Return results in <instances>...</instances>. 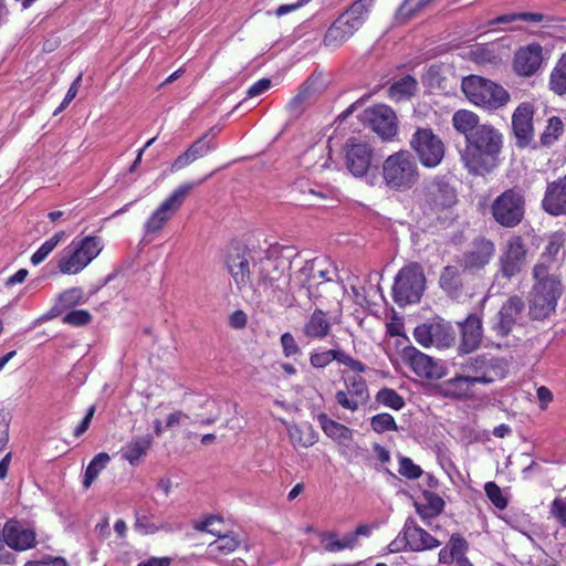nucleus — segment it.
<instances>
[{
    "mask_svg": "<svg viewBox=\"0 0 566 566\" xmlns=\"http://www.w3.org/2000/svg\"><path fill=\"white\" fill-rule=\"evenodd\" d=\"M503 135L491 124H483L461 151V161L472 176H485L500 164Z\"/></svg>",
    "mask_w": 566,
    "mask_h": 566,
    "instance_id": "1",
    "label": "nucleus"
},
{
    "mask_svg": "<svg viewBox=\"0 0 566 566\" xmlns=\"http://www.w3.org/2000/svg\"><path fill=\"white\" fill-rule=\"evenodd\" d=\"M457 202V190L444 175L424 178L416 192L417 207L429 224L444 223L443 213Z\"/></svg>",
    "mask_w": 566,
    "mask_h": 566,
    "instance_id": "2",
    "label": "nucleus"
},
{
    "mask_svg": "<svg viewBox=\"0 0 566 566\" xmlns=\"http://www.w3.org/2000/svg\"><path fill=\"white\" fill-rule=\"evenodd\" d=\"M381 182L386 190L405 193L413 189L420 180L416 157L409 150H398L381 164Z\"/></svg>",
    "mask_w": 566,
    "mask_h": 566,
    "instance_id": "3",
    "label": "nucleus"
},
{
    "mask_svg": "<svg viewBox=\"0 0 566 566\" xmlns=\"http://www.w3.org/2000/svg\"><path fill=\"white\" fill-rule=\"evenodd\" d=\"M426 275L418 262H410L402 266L395 276L391 296L394 302L403 307L420 302L426 290Z\"/></svg>",
    "mask_w": 566,
    "mask_h": 566,
    "instance_id": "4",
    "label": "nucleus"
},
{
    "mask_svg": "<svg viewBox=\"0 0 566 566\" xmlns=\"http://www.w3.org/2000/svg\"><path fill=\"white\" fill-rule=\"evenodd\" d=\"M461 88L471 103L489 111L499 109L510 101L503 86L479 75L463 77Z\"/></svg>",
    "mask_w": 566,
    "mask_h": 566,
    "instance_id": "5",
    "label": "nucleus"
},
{
    "mask_svg": "<svg viewBox=\"0 0 566 566\" xmlns=\"http://www.w3.org/2000/svg\"><path fill=\"white\" fill-rule=\"evenodd\" d=\"M99 237L87 235L80 240L74 239L61 252L57 268L62 274H76L86 268L102 251Z\"/></svg>",
    "mask_w": 566,
    "mask_h": 566,
    "instance_id": "6",
    "label": "nucleus"
},
{
    "mask_svg": "<svg viewBox=\"0 0 566 566\" xmlns=\"http://www.w3.org/2000/svg\"><path fill=\"white\" fill-rule=\"evenodd\" d=\"M491 214L503 228H515L525 216V198L518 188H511L499 195L491 205Z\"/></svg>",
    "mask_w": 566,
    "mask_h": 566,
    "instance_id": "7",
    "label": "nucleus"
},
{
    "mask_svg": "<svg viewBox=\"0 0 566 566\" xmlns=\"http://www.w3.org/2000/svg\"><path fill=\"white\" fill-rule=\"evenodd\" d=\"M560 280H548L543 283H534L528 296V316L533 321L548 318L557 305L562 295Z\"/></svg>",
    "mask_w": 566,
    "mask_h": 566,
    "instance_id": "8",
    "label": "nucleus"
},
{
    "mask_svg": "<svg viewBox=\"0 0 566 566\" xmlns=\"http://www.w3.org/2000/svg\"><path fill=\"white\" fill-rule=\"evenodd\" d=\"M528 248L522 235H512L497 260L495 280L511 281L518 276L527 264Z\"/></svg>",
    "mask_w": 566,
    "mask_h": 566,
    "instance_id": "9",
    "label": "nucleus"
},
{
    "mask_svg": "<svg viewBox=\"0 0 566 566\" xmlns=\"http://www.w3.org/2000/svg\"><path fill=\"white\" fill-rule=\"evenodd\" d=\"M409 144L424 168H436L444 158V144L431 128H417Z\"/></svg>",
    "mask_w": 566,
    "mask_h": 566,
    "instance_id": "10",
    "label": "nucleus"
},
{
    "mask_svg": "<svg viewBox=\"0 0 566 566\" xmlns=\"http://www.w3.org/2000/svg\"><path fill=\"white\" fill-rule=\"evenodd\" d=\"M473 386L475 384L489 385L496 379H503L507 374L505 359L488 355L471 357L463 365Z\"/></svg>",
    "mask_w": 566,
    "mask_h": 566,
    "instance_id": "11",
    "label": "nucleus"
},
{
    "mask_svg": "<svg viewBox=\"0 0 566 566\" xmlns=\"http://www.w3.org/2000/svg\"><path fill=\"white\" fill-rule=\"evenodd\" d=\"M495 252L494 241L484 235H478L462 252L459 265L469 274H479L491 263Z\"/></svg>",
    "mask_w": 566,
    "mask_h": 566,
    "instance_id": "12",
    "label": "nucleus"
},
{
    "mask_svg": "<svg viewBox=\"0 0 566 566\" xmlns=\"http://www.w3.org/2000/svg\"><path fill=\"white\" fill-rule=\"evenodd\" d=\"M292 262L284 256H264L259 262H253L256 269V283L264 287L284 290L290 283V276L286 271L290 270Z\"/></svg>",
    "mask_w": 566,
    "mask_h": 566,
    "instance_id": "13",
    "label": "nucleus"
},
{
    "mask_svg": "<svg viewBox=\"0 0 566 566\" xmlns=\"http://www.w3.org/2000/svg\"><path fill=\"white\" fill-rule=\"evenodd\" d=\"M195 186L193 182H186L178 186L147 219L144 226L145 232L149 234L161 230L164 224L181 207Z\"/></svg>",
    "mask_w": 566,
    "mask_h": 566,
    "instance_id": "14",
    "label": "nucleus"
},
{
    "mask_svg": "<svg viewBox=\"0 0 566 566\" xmlns=\"http://www.w3.org/2000/svg\"><path fill=\"white\" fill-rule=\"evenodd\" d=\"M361 120L366 123L382 140H390L397 134V117L387 105L379 104L369 107L361 114Z\"/></svg>",
    "mask_w": 566,
    "mask_h": 566,
    "instance_id": "15",
    "label": "nucleus"
},
{
    "mask_svg": "<svg viewBox=\"0 0 566 566\" xmlns=\"http://www.w3.org/2000/svg\"><path fill=\"white\" fill-rule=\"evenodd\" d=\"M345 166L356 178L367 177L374 156L373 147L363 142L350 138L344 146Z\"/></svg>",
    "mask_w": 566,
    "mask_h": 566,
    "instance_id": "16",
    "label": "nucleus"
},
{
    "mask_svg": "<svg viewBox=\"0 0 566 566\" xmlns=\"http://www.w3.org/2000/svg\"><path fill=\"white\" fill-rule=\"evenodd\" d=\"M525 310V303L518 295L510 296L494 316L491 329L497 337H507Z\"/></svg>",
    "mask_w": 566,
    "mask_h": 566,
    "instance_id": "17",
    "label": "nucleus"
},
{
    "mask_svg": "<svg viewBox=\"0 0 566 566\" xmlns=\"http://www.w3.org/2000/svg\"><path fill=\"white\" fill-rule=\"evenodd\" d=\"M534 106L531 103H521L512 115V133L515 146L520 149L532 148L534 138Z\"/></svg>",
    "mask_w": 566,
    "mask_h": 566,
    "instance_id": "18",
    "label": "nucleus"
},
{
    "mask_svg": "<svg viewBox=\"0 0 566 566\" xmlns=\"http://www.w3.org/2000/svg\"><path fill=\"white\" fill-rule=\"evenodd\" d=\"M345 390H338L335 394L336 402L344 409L356 411L369 399V391L366 380L359 376H348L344 378Z\"/></svg>",
    "mask_w": 566,
    "mask_h": 566,
    "instance_id": "19",
    "label": "nucleus"
},
{
    "mask_svg": "<svg viewBox=\"0 0 566 566\" xmlns=\"http://www.w3.org/2000/svg\"><path fill=\"white\" fill-rule=\"evenodd\" d=\"M227 266L239 290L256 282V269L250 266V251L235 248L228 254Z\"/></svg>",
    "mask_w": 566,
    "mask_h": 566,
    "instance_id": "20",
    "label": "nucleus"
},
{
    "mask_svg": "<svg viewBox=\"0 0 566 566\" xmlns=\"http://www.w3.org/2000/svg\"><path fill=\"white\" fill-rule=\"evenodd\" d=\"M328 86V81L322 72H314L300 87L298 93L289 102L287 108L292 114L300 115L306 105L322 94Z\"/></svg>",
    "mask_w": 566,
    "mask_h": 566,
    "instance_id": "21",
    "label": "nucleus"
},
{
    "mask_svg": "<svg viewBox=\"0 0 566 566\" xmlns=\"http://www.w3.org/2000/svg\"><path fill=\"white\" fill-rule=\"evenodd\" d=\"M6 546L17 552H24L35 547L36 534L33 528L18 520H9L4 523Z\"/></svg>",
    "mask_w": 566,
    "mask_h": 566,
    "instance_id": "22",
    "label": "nucleus"
},
{
    "mask_svg": "<svg viewBox=\"0 0 566 566\" xmlns=\"http://www.w3.org/2000/svg\"><path fill=\"white\" fill-rule=\"evenodd\" d=\"M371 527L367 524H360L354 532L346 533L342 538L336 532H322L319 534L323 549L327 553H337L345 549H353L358 544L359 536H369Z\"/></svg>",
    "mask_w": 566,
    "mask_h": 566,
    "instance_id": "23",
    "label": "nucleus"
},
{
    "mask_svg": "<svg viewBox=\"0 0 566 566\" xmlns=\"http://www.w3.org/2000/svg\"><path fill=\"white\" fill-rule=\"evenodd\" d=\"M541 205L542 209L552 217L566 216V174L547 182Z\"/></svg>",
    "mask_w": 566,
    "mask_h": 566,
    "instance_id": "24",
    "label": "nucleus"
},
{
    "mask_svg": "<svg viewBox=\"0 0 566 566\" xmlns=\"http://www.w3.org/2000/svg\"><path fill=\"white\" fill-rule=\"evenodd\" d=\"M304 294L312 304L328 307L333 303L339 304L344 286L333 280H324L308 286Z\"/></svg>",
    "mask_w": 566,
    "mask_h": 566,
    "instance_id": "25",
    "label": "nucleus"
},
{
    "mask_svg": "<svg viewBox=\"0 0 566 566\" xmlns=\"http://www.w3.org/2000/svg\"><path fill=\"white\" fill-rule=\"evenodd\" d=\"M402 358L419 377L439 379L442 376L441 368L433 358L421 353L413 346L403 348Z\"/></svg>",
    "mask_w": 566,
    "mask_h": 566,
    "instance_id": "26",
    "label": "nucleus"
},
{
    "mask_svg": "<svg viewBox=\"0 0 566 566\" xmlns=\"http://www.w3.org/2000/svg\"><path fill=\"white\" fill-rule=\"evenodd\" d=\"M333 360L342 364L357 374L365 373L367 366L360 360L353 358L349 354L345 353L340 347L331 348L321 353H312L310 356V364L313 368L322 369L328 366Z\"/></svg>",
    "mask_w": 566,
    "mask_h": 566,
    "instance_id": "27",
    "label": "nucleus"
},
{
    "mask_svg": "<svg viewBox=\"0 0 566 566\" xmlns=\"http://www.w3.org/2000/svg\"><path fill=\"white\" fill-rule=\"evenodd\" d=\"M542 62V45L534 42L516 51L513 66L518 75L532 76L538 71Z\"/></svg>",
    "mask_w": 566,
    "mask_h": 566,
    "instance_id": "28",
    "label": "nucleus"
},
{
    "mask_svg": "<svg viewBox=\"0 0 566 566\" xmlns=\"http://www.w3.org/2000/svg\"><path fill=\"white\" fill-rule=\"evenodd\" d=\"M459 325L461 332L459 352L462 354H470L474 352L481 344L482 319L475 314H470Z\"/></svg>",
    "mask_w": 566,
    "mask_h": 566,
    "instance_id": "29",
    "label": "nucleus"
},
{
    "mask_svg": "<svg viewBox=\"0 0 566 566\" xmlns=\"http://www.w3.org/2000/svg\"><path fill=\"white\" fill-rule=\"evenodd\" d=\"M405 535H407V543H409V551L411 552L433 549L441 545L439 539L417 525L412 518H408L405 523Z\"/></svg>",
    "mask_w": 566,
    "mask_h": 566,
    "instance_id": "30",
    "label": "nucleus"
},
{
    "mask_svg": "<svg viewBox=\"0 0 566 566\" xmlns=\"http://www.w3.org/2000/svg\"><path fill=\"white\" fill-rule=\"evenodd\" d=\"M462 268L447 265L442 269L439 277V286L452 300H460L464 295Z\"/></svg>",
    "mask_w": 566,
    "mask_h": 566,
    "instance_id": "31",
    "label": "nucleus"
},
{
    "mask_svg": "<svg viewBox=\"0 0 566 566\" xmlns=\"http://www.w3.org/2000/svg\"><path fill=\"white\" fill-rule=\"evenodd\" d=\"M473 384L467 375H455L441 381L437 386L440 396L450 399L463 400L471 395Z\"/></svg>",
    "mask_w": 566,
    "mask_h": 566,
    "instance_id": "32",
    "label": "nucleus"
},
{
    "mask_svg": "<svg viewBox=\"0 0 566 566\" xmlns=\"http://www.w3.org/2000/svg\"><path fill=\"white\" fill-rule=\"evenodd\" d=\"M154 442V438L150 433L145 436H136L130 439L122 449V459L128 461L133 467L140 463L142 459L147 454Z\"/></svg>",
    "mask_w": 566,
    "mask_h": 566,
    "instance_id": "33",
    "label": "nucleus"
},
{
    "mask_svg": "<svg viewBox=\"0 0 566 566\" xmlns=\"http://www.w3.org/2000/svg\"><path fill=\"white\" fill-rule=\"evenodd\" d=\"M358 29L352 24L349 20H345L339 15L327 29L324 35V44L326 46L337 48L350 38Z\"/></svg>",
    "mask_w": 566,
    "mask_h": 566,
    "instance_id": "34",
    "label": "nucleus"
},
{
    "mask_svg": "<svg viewBox=\"0 0 566 566\" xmlns=\"http://www.w3.org/2000/svg\"><path fill=\"white\" fill-rule=\"evenodd\" d=\"M327 313L321 307L314 310L303 326V334L310 339H324L331 333Z\"/></svg>",
    "mask_w": 566,
    "mask_h": 566,
    "instance_id": "35",
    "label": "nucleus"
},
{
    "mask_svg": "<svg viewBox=\"0 0 566 566\" xmlns=\"http://www.w3.org/2000/svg\"><path fill=\"white\" fill-rule=\"evenodd\" d=\"M134 516V530L140 535H153L161 530H166V524L156 521L155 512L150 507H136Z\"/></svg>",
    "mask_w": 566,
    "mask_h": 566,
    "instance_id": "36",
    "label": "nucleus"
},
{
    "mask_svg": "<svg viewBox=\"0 0 566 566\" xmlns=\"http://www.w3.org/2000/svg\"><path fill=\"white\" fill-rule=\"evenodd\" d=\"M452 125L454 129L464 136L465 143L482 128L480 117L468 109H459L452 116Z\"/></svg>",
    "mask_w": 566,
    "mask_h": 566,
    "instance_id": "37",
    "label": "nucleus"
},
{
    "mask_svg": "<svg viewBox=\"0 0 566 566\" xmlns=\"http://www.w3.org/2000/svg\"><path fill=\"white\" fill-rule=\"evenodd\" d=\"M317 420L324 433L338 444H347L353 441L354 431L347 426L331 419L326 413H319Z\"/></svg>",
    "mask_w": 566,
    "mask_h": 566,
    "instance_id": "38",
    "label": "nucleus"
},
{
    "mask_svg": "<svg viewBox=\"0 0 566 566\" xmlns=\"http://www.w3.org/2000/svg\"><path fill=\"white\" fill-rule=\"evenodd\" d=\"M291 196L296 205L303 207H318L326 195L312 188L307 182L300 181L292 186Z\"/></svg>",
    "mask_w": 566,
    "mask_h": 566,
    "instance_id": "39",
    "label": "nucleus"
},
{
    "mask_svg": "<svg viewBox=\"0 0 566 566\" xmlns=\"http://www.w3.org/2000/svg\"><path fill=\"white\" fill-rule=\"evenodd\" d=\"M564 130V123L558 116L549 117L544 132L539 136V142L534 143L532 149L537 150L543 147H552L562 137Z\"/></svg>",
    "mask_w": 566,
    "mask_h": 566,
    "instance_id": "40",
    "label": "nucleus"
},
{
    "mask_svg": "<svg viewBox=\"0 0 566 566\" xmlns=\"http://www.w3.org/2000/svg\"><path fill=\"white\" fill-rule=\"evenodd\" d=\"M289 437L294 447L308 448L318 440V434L313 426L305 423L303 426H292L287 429Z\"/></svg>",
    "mask_w": 566,
    "mask_h": 566,
    "instance_id": "41",
    "label": "nucleus"
},
{
    "mask_svg": "<svg viewBox=\"0 0 566 566\" xmlns=\"http://www.w3.org/2000/svg\"><path fill=\"white\" fill-rule=\"evenodd\" d=\"M433 325V342L438 347H450L455 342V332L452 325L442 319H432Z\"/></svg>",
    "mask_w": 566,
    "mask_h": 566,
    "instance_id": "42",
    "label": "nucleus"
},
{
    "mask_svg": "<svg viewBox=\"0 0 566 566\" xmlns=\"http://www.w3.org/2000/svg\"><path fill=\"white\" fill-rule=\"evenodd\" d=\"M374 0H356L344 13L340 15L345 20H349L354 27L358 30L365 23L369 9L373 6Z\"/></svg>",
    "mask_w": 566,
    "mask_h": 566,
    "instance_id": "43",
    "label": "nucleus"
},
{
    "mask_svg": "<svg viewBox=\"0 0 566 566\" xmlns=\"http://www.w3.org/2000/svg\"><path fill=\"white\" fill-rule=\"evenodd\" d=\"M516 21L528 22V23H542L544 21H549V19L539 12H511L501 14L493 20H491L490 24H506L513 23Z\"/></svg>",
    "mask_w": 566,
    "mask_h": 566,
    "instance_id": "44",
    "label": "nucleus"
},
{
    "mask_svg": "<svg viewBox=\"0 0 566 566\" xmlns=\"http://www.w3.org/2000/svg\"><path fill=\"white\" fill-rule=\"evenodd\" d=\"M422 496L427 505L424 507L416 506L417 513L421 517H434L443 512L446 503L439 494L426 490L422 492Z\"/></svg>",
    "mask_w": 566,
    "mask_h": 566,
    "instance_id": "45",
    "label": "nucleus"
},
{
    "mask_svg": "<svg viewBox=\"0 0 566 566\" xmlns=\"http://www.w3.org/2000/svg\"><path fill=\"white\" fill-rule=\"evenodd\" d=\"M433 0H403L395 12V21L402 24L423 10Z\"/></svg>",
    "mask_w": 566,
    "mask_h": 566,
    "instance_id": "46",
    "label": "nucleus"
},
{
    "mask_svg": "<svg viewBox=\"0 0 566 566\" xmlns=\"http://www.w3.org/2000/svg\"><path fill=\"white\" fill-rule=\"evenodd\" d=\"M217 536L218 538L212 542L209 547L211 552H217L221 555L233 553L242 543V539L235 532H229L226 534H221V532H219V535Z\"/></svg>",
    "mask_w": 566,
    "mask_h": 566,
    "instance_id": "47",
    "label": "nucleus"
},
{
    "mask_svg": "<svg viewBox=\"0 0 566 566\" xmlns=\"http://www.w3.org/2000/svg\"><path fill=\"white\" fill-rule=\"evenodd\" d=\"M111 461V457L106 452L97 453L86 467L83 480V486L88 489L94 480L98 476V474L106 468L108 462Z\"/></svg>",
    "mask_w": 566,
    "mask_h": 566,
    "instance_id": "48",
    "label": "nucleus"
},
{
    "mask_svg": "<svg viewBox=\"0 0 566 566\" xmlns=\"http://www.w3.org/2000/svg\"><path fill=\"white\" fill-rule=\"evenodd\" d=\"M551 90L558 94H566V52L563 53L549 76Z\"/></svg>",
    "mask_w": 566,
    "mask_h": 566,
    "instance_id": "49",
    "label": "nucleus"
},
{
    "mask_svg": "<svg viewBox=\"0 0 566 566\" xmlns=\"http://www.w3.org/2000/svg\"><path fill=\"white\" fill-rule=\"evenodd\" d=\"M417 90V81L411 75H406L399 81H396L389 88V96L392 98L401 99L415 94Z\"/></svg>",
    "mask_w": 566,
    "mask_h": 566,
    "instance_id": "50",
    "label": "nucleus"
},
{
    "mask_svg": "<svg viewBox=\"0 0 566 566\" xmlns=\"http://www.w3.org/2000/svg\"><path fill=\"white\" fill-rule=\"evenodd\" d=\"M376 400L394 410H401L406 405L403 397L391 388H381L376 395Z\"/></svg>",
    "mask_w": 566,
    "mask_h": 566,
    "instance_id": "51",
    "label": "nucleus"
},
{
    "mask_svg": "<svg viewBox=\"0 0 566 566\" xmlns=\"http://www.w3.org/2000/svg\"><path fill=\"white\" fill-rule=\"evenodd\" d=\"M314 265L315 260H307L304 262L302 268L295 273L294 280L298 284L300 292H306L307 287L314 284Z\"/></svg>",
    "mask_w": 566,
    "mask_h": 566,
    "instance_id": "52",
    "label": "nucleus"
},
{
    "mask_svg": "<svg viewBox=\"0 0 566 566\" xmlns=\"http://www.w3.org/2000/svg\"><path fill=\"white\" fill-rule=\"evenodd\" d=\"M370 427L377 433H384L386 431H397L398 426L395 418L387 412H381L370 418Z\"/></svg>",
    "mask_w": 566,
    "mask_h": 566,
    "instance_id": "53",
    "label": "nucleus"
},
{
    "mask_svg": "<svg viewBox=\"0 0 566 566\" xmlns=\"http://www.w3.org/2000/svg\"><path fill=\"white\" fill-rule=\"evenodd\" d=\"M213 136H210V133L203 134L197 140H195L189 147L188 150L192 154L195 159L202 158L208 153L216 148V145L212 143Z\"/></svg>",
    "mask_w": 566,
    "mask_h": 566,
    "instance_id": "54",
    "label": "nucleus"
},
{
    "mask_svg": "<svg viewBox=\"0 0 566 566\" xmlns=\"http://www.w3.org/2000/svg\"><path fill=\"white\" fill-rule=\"evenodd\" d=\"M566 241V234L562 231H556L552 233L548 238V242L544 249L542 258H547L548 260H554L559 253L560 249L564 247Z\"/></svg>",
    "mask_w": 566,
    "mask_h": 566,
    "instance_id": "55",
    "label": "nucleus"
},
{
    "mask_svg": "<svg viewBox=\"0 0 566 566\" xmlns=\"http://www.w3.org/2000/svg\"><path fill=\"white\" fill-rule=\"evenodd\" d=\"M484 491L491 503L499 510H504L509 502L503 495L501 488L493 481L484 484Z\"/></svg>",
    "mask_w": 566,
    "mask_h": 566,
    "instance_id": "56",
    "label": "nucleus"
},
{
    "mask_svg": "<svg viewBox=\"0 0 566 566\" xmlns=\"http://www.w3.org/2000/svg\"><path fill=\"white\" fill-rule=\"evenodd\" d=\"M412 334L416 342L422 347L428 348L434 344L432 321L418 325Z\"/></svg>",
    "mask_w": 566,
    "mask_h": 566,
    "instance_id": "57",
    "label": "nucleus"
},
{
    "mask_svg": "<svg viewBox=\"0 0 566 566\" xmlns=\"http://www.w3.org/2000/svg\"><path fill=\"white\" fill-rule=\"evenodd\" d=\"M84 302V292L81 287H71L59 296V304L62 308L73 307Z\"/></svg>",
    "mask_w": 566,
    "mask_h": 566,
    "instance_id": "58",
    "label": "nucleus"
},
{
    "mask_svg": "<svg viewBox=\"0 0 566 566\" xmlns=\"http://www.w3.org/2000/svg\"><path fill=\"white\" fill-rule=\"evenodd\" d=\"M398 471L402 476L409 480H416L420 478L423 473L422 469L418 464L413 463V461L410 458L403 455L399 457Z\"/></svg>",
    "mask_w": 566,
    "mask_h": 566,
    "instance_id": "59",
    "label": "nucleus"
},
{
    "mask_svg": "<svg viewBox=\"0 0 566 566\" xmlns=\"http://www.w3.org/2000/svg\"><path fill=\"white\" fill-rule=\"evenodd\" d=\"M92 321V315L86 310H73L63 317V323L72 326H85Z\"/></svg>",
    "mask_w": 566,
    "mask_h": 566,
    "instance_id": "60",
    "label": "nucleus"
},
{
    "mask_svg": "<svg viewBox=\"0 0 566 566\" xmlns=\"http://www.w3.org/2000/svg\"><path fill=\"white\" fill-rule=\"evenodd\" d=\"M280 343L284 357L289 358L302 354L301 347L290 332H285L281 335Z\"/></svg>",
    "mask_w": 566,
    "mask_h": 566,
    "instance_id": "61",
    "label": "nucleus"
},
{
    "mask_svg": "<svg viewBox=\"0 0 566 566\" xmlns=\"http://www.w3.org/2000/svg\"><path fill=\"white\" fill-rule=\"evenodd\" d=\"M549 514L566 528V497H555L549 506Z\"/></svg>",
    "mask_w": 566,
    "mask_h": 566,
    "instance_id": "62",
    "label": "nucleus"
},
{
    "mask_svg": "<svg viewBox=\"0 0 566 566\" xmlns=\"http://www.w3.org/2000/svg\"><path fill=\"white\" fill-rule=\"evenodd\" d=\"M454 556L464 555L469 549V543L459 533H453L447 544Z\"/></svg>",
    "mask_w": 566,
    "mask_h": 566,
    "instance_id": "63",
    "label": "nucleus"
},
{
    "mask_svg": "<svg viewBox=\"0 0 566 566\" xmlns=\"http://www.w3.org/2000/svg\"><path fill=\"white\" fill-rule=\"evenodd\" d=\"M24 566H69L63 557L44 556L40 560H29Z\"/></svg>",
    "mask_w": 566,
    "mask_h": 566,
    "instance_id": "64",
    "label": "nucleus"
}]
</instances>
